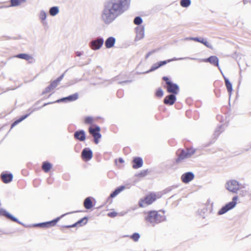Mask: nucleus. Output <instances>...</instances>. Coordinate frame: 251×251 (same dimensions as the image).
<instances>
[{
    "label": "nucleus",
    "mask_w": 251,
    "mask_h": 251,
    "mask_svg": "<svg viewBox=\"0 0 251 251\" xmlns=\"http://www.w3.org/2000/svg\"><path fill=\"white\" fill-rule=\"evenodd\" d=\"M128 0H110L104 6L101 14V19L106 24L113 21L124 12V7L128 4Z\"/></svg>",
    "instance_id": "obj_1"
},
{
    "label": "nucleus",
    "mask_w": 251,
    "mask_h": 251,
    "mask_svg": "<svg viewBox=\"0 0 251 251\" xmlns=\"http://www.w3.org/2000/svg\"><path fill=\"white\" fill-rule=\"evenodd\" d=\"M165 220V216L163 212L157 211H150L147 213L145 217L147 222L151 224L153 226L160 223Z\"/></svg>",
    "instance_id": "obj_2"
},
{
    "label": "nucleus",
    "mask_w": 251,
    "mask_h": 251,
    "mask_svg": "<svg viewBox=\"0 0 251 251\" xmlns=\"http://www.w3.org/2000/svg\"><path fill=\"white\" fill-rule=\"evenodd\" d=\"M160 197L154 192H151L147 195L144 198L140 200L138 205L140 207H145L147 205L151 204Z\"/></svg>",
    "instance_id": "obj_3"
},
{
    "label": "nucleus",
    "mask_w": 251,
    "mask_h": 251,
    "mask_svg": "<svg viewBox=\"0 0 251 251\" xmlns=\"http://www.w3.org/2000/svg\"><path fill=\"white\" fill-rule=\"evenodd\" d=\"M163 79L166 82L165 87L168 93L174 94L175 95H176L178 93L179 87L176 84L174 83L167 76H164L163 77Z\"/></svg>",
    "instance_id": "obj_4"
},
{
    "label": "nucleus",
    "mask_w": 251,
    "mask_h": 251,
    "mask_svg": "<svg viewBox=\"0 0 251 251\" xmlns=\"http://www.w3.org/2000/svg\"><path fill=\"white\" fill-rule=\"evenodd\" d=\"M100 131V128L99 126H96L95 127L91 126L89 128V132L94 137V142L96 144L99 143V139L101 137Z\"/></svg>",
    "instance_id": "obj_5"
},
{
    "label": "nucleus",
    "mask_w": 251,
    "mask_h": 251,
    "mask_svg": "<svg viewBox=\"0 0 251 251\" xmlns=\"http://www.w3.org/2000/svg\"><path fill=\"white\" fill-rule=\"evenodd\" d=\"M237 200H238L237 196L234 197L232 199V201L231 202H228L226 205L223 206L219 211L218 214L219 215L223 214L225 213L227 211H228V210L233 208L236 204V201H237Z\"/></svg>",
    "instance_id": "obj_6"
},
{
    "label": "nucleus",
    "mask_w": 251,
    "mask_h": 251,
    "mask_svg": "<svg viewBox=\"0 0 251 251\" xmlns=\"http://www.w3.org/2000/svg\"><path fill=\"white\" fill-rule=\"evenodd\" d=\"M195 152V151L193 149H187V151L182 150L178 157L176 160V163H179L183 159L190 157Z\"/></svg>",
    "instance_id": "obj_7"
},
{
    "label": "nucleus",
    "mask_w": 251,
    "mask_h": 251,
    "mask_svg": "<svg viewBox=\"0 0 251 251\" xmlns=\"http://www.w3.org/2000/svg\"><path fill=\"white\" fill-rule=\"evenodd\" d=\"M226 189L233 193H236L239 189V184L235 180H231L226 183Z\"/></svg>",
    "instance_id": "obj_8"
},
{
    "label": "nucleus",
    "mask_w": 251,
    "mask_h": 251,
    "mask_svg": "<svg viewBox=\"0 0 251 251\" xmlns=\"http://www.w3.org/2000/svg\"><path fill=\"white\" fill-rule=\"evenodd\" d=\"M78 94L75 93L73 95H70L67 97L63 98L60 100H58L56 101H55V102H50L45 103L43 106H44L48 104L53 103L54 102H59L61 101H64L66 100H68V101H75V100H76L78 99Z\"/></svg>",
    "instance_id": "obj_9"
},
{
    "label": "nucleus",
    "mask_w": 251,
    "mask_h": 251,
    "mask_svg": "<svg viewBox=\"0 0 251 251\" xmlns=\"http://www.w3.org/2000/svg\"><path fill=\"white\" fill-rule=\"evenodd\" d=\"M204 62H208L211 65L219 68V59L216 56H211L207 58L202 59Z\"/></svg>",
    "instance_id": "obj_10"
},
{
    "label": "nucleus",
    "mask_w": 251,
    "mask_h": 251,
    "mask_svg": "<svg viewBox=\"0 0 251 251\" xmlns=\"http://www.w3.org/2000/svg\"><path fill=\"white\" fill-rule=\"evenodd\" d=\"M194 178V175L192 172H187L181 176V181L184 183H188Z\"/></svg>",
    "instance_id": "obj_11"
},
{
    "label": "nucleus",
    "mask_w": 251,
    "mask_h": 251,
    "mask_svg": "<svg viewBox=\"0 0 251 251\" xmlns=\"http://www.w3.org/2000/svg\"><path fill=\"white\" fill-rule=\"evenodd\" d=\"M64 75H62L58 77L56 79L51 82L50 85L47 88L46 91L50 92L51 90H52L56 88L58 85L59 82L63 79Z\"/></svg>",
    "instance_id": "obj_12"
},
{
    "label": "nucleus",
    "mask_w": 251,
    "mask_h": 251,
    "mask_svg": "<svg viewBox=\"0 0 251 251\" xmlns=\"http://www.w3.org/2000/svg\"><path fill=\"white\" fill-rule=\"evenodd\" d=\"M103 40L101 38L97 39L91 43V48L93 50H98L103 45Z\"/></svg>",
    "instance_id": "obj_13"
},
{
    "label": "nucleus",
    "mask_w": 251,
    "mask_h": 251,
    "mask_svg": "<svg viewBox=\"0 0 251 251\" xmlns=\"http://www.w3.org/2000/svg\"><path fill=\"white\" fill-rule=\"evenodd\" d=\"M176 100L175 95L173 94L166 96L164 100V103L165 104L171 105L175 103Z\"/></svg>",
    "instance_id": "obj_14"
},
{
    "label": "nucleus",
    "mask_w": 251,
    "mask_h": 251,
    "mask_svg": "<svg viewBox=\"0 0 251 251\" xmlns=\"http://www.w3.org/2000/svg\"><path fill=\"white\" fill-rule=\"evenodd\" d=\"M92 152L91 150L84 149L81 153V157L82 159L85 161L90 160L92 157Z\"/></svg>",
    "instance_id": "obj_15"
},
{
    "label": "nucleus",
    "mask_w": 251,
    "mask_h": 251,
    "mask_svg": "<svg viewBox=\"0 0 251 251\" xmlns=\"http://www.w3.org/2000/svg\"><path fill=\"white\" fill-rule=\"evenodd\" d=\"M74 137L80 141H83L86 139L85 132L82 130L76 131L74 133Z\"/></svg>",
    "instance_id": "obj_16"
},
{
    "label": "nucleus",
    "mask_w": 251,
    "mask_h": 251,
    "mask_svg": "<svg viewBox=\"0 0 251 251\" xmlns=\"http://www.w3.org/2000/svg\"><path fill=\"white\" fill-rule=\"evenodd\" d=\"M13 178V175L11 174L3 173L1 174V179L4 183H8L11 182Z\"/></svg>",
    "instance_id": "obj_17"
},
{
    "label": "nucleus",
    "mask_w": 251,
    "mask_h": 251,
    "mask_svg": "<svg viewBox=\"0 0 251 251\" xmlns=\"http://www.w3.org/2000/svg\"><path fill=\"white\" fill-rule=\"evenodd\" d=\"M16 57L25 59L29 63H31L33 62V58L32 56L26 53H21L17 54L15 56Z\"/></svg>",
    "instance_id": "obj_18"
},
{
    "label": "nucleus",
    "mask_w": 251,
    "mask_h": 251,
    "mask_svg": "<svg viewBox=\"0 0 251 251\" xmlns=\"http://www.w3.org/2000/svg\"><path fill=\"white\" fill-rule=\"evenodd\" d=\"M143 165V160L140 157H135L133 160L132 167L134 169L140 168Z\"/></svg>",
    "instance_id": "obj_19"
},
{
    "label": "nucleus",
    "mask_w": 251,
    "mask_h": 251,
    "mask_svg": "<svg viewBox=\"0 0 251 251\" xmlns=\"http://www.w3.org/2000/svg\"><path fill=\"white\" fill-rule=\"evenodd\" d=\"M58 220H59V218H57V219L52 220L51 221L43 223H41L39 225L40 226L43 227H49L53 226L56 225V224L58 222Z\"/></svg>",
    "instance_id": "obj_20"
},
{
    "label": "nucleus",
    "mask_w": 251,
    "mask_h": 251,
    "mask_svg": "<svg viewBox=\"0 0 251 251\" xmlns=\"http://www.w3.org/2000/svg\"><path fill=\"white\" fill-rule=\"evenodd\" d=\"M115 43V39L113 37L108 38L105 42V45L106 48H110L114 46Z\"/></svg>",
    "instance_id": "obj_21"
},
{
    "label": "nucleus",
    "mask_w": 251,
    "mask_h": 251,
    "mask_svg": "<svg viewBox=\"0 0 251 251\" xmlns=\"http://www.w3.org/2000/svg\"><path fill=\"white\" fill-rule=\"evenodd\" d=\"M52 164L48 162L45 161L44 162L42 165V169L45 173H48L52 168Z\"/></svg>",
    "instance_id": "obj_22"
},
{
    "label": "nucleus",
    "mask_w": 251,
    "mask_h": 251,
    "mask_svg": "<svg viewBox=\"0 0 251 251\" xmlns=\"http://www.w3.org/2000/svg\"><path fill=\"white\" fill-rule=\"evenodd\" d=\"M87 222V219L86 218H83L81 219V220L78 221L77 222H76L75 224L71 225V226H67L65 227L67 228H70V227H73L76 226L78 225H79L80 226L84 225L86 224Z\"/></svg>",
    "instance_id": "obj_23"
},
{
    "label": "nucleus",
    "mask_w": 251,
    "mask_h": 251,
    "mask_svg": "<svg viewBox=\"0 0 251 251\" xmlns=\"http://www.w3.org/2000/svg\"><path fill=\"white\" fill-rule=\"evenodd\" d=\"M0 215L4 216L7 218L13 221L16 222L17 219L14 217L12 216L10 214H9L6 210L3 209L0 210Z\"/></svg>",
    "instance_id": "obj_24"
},
{
    "label": "nucleus",
    "mask_w": 251,
    "mask_h": 251,
    "mask_svg": "<svg viewBox=\"0 0 251 251\" xmlns=\"http://www.w3.org/2000/svg\"><path fill=\"white\" fill-rule=\"evenodd\" d=\"M225 85L227 89V92L229 94V96L231 95L232 92V86L231 83L230 82L229 80L225 77Z\"/></svg>",
    "instance_id": "obj_25"
},
{
    "label": "nucleus",
    "mask_w": 251,
    "mask_h": 251,
    "mask_svg": "<svg viewBox=\"0 0 251 251\" xmlns=\"http://www.w3.org/2000/svg\"><path fill=\"white\" fill-rule=\"evenodd\" d=\"M193 40L195 41L198 42L200 43H202L204 45H205L206 47L212 49L213 47L206 40H205L204 39H200L199 38H194L193 39Z\"/></svg>",
    "instance_id": "obj_26"
},
{
    "label": "nucleus",
    "mask_w": 251,
    "mask_h": 251,
    "mask_svg": "<svg viewBox=\"0 0 251 251\" xmlns=\"http://www.w3.org/2000/svg\"><path fill=\"white\" fill-rule=\"evenodd\" d=\"M84 206L87 209H91L93 207L92 201L90 197H88L85 199Z\"/></svg>",
    "instance_id": "obj_27"
},
{
    "label": "nucleus",
    "mask_w": 251,
    "mask_h": 251,
    "mask_svg": "<svg viewBox=\"0 0 251 251\" xmlns=\"http://www.w3.org/2000/svg\"><path fill=\"white\" fill-rule=\"evenodd\" d=\"M125 188V187L124 186H120L117 188L113 193H112L110 195V198H113L116 197L117 195H118L120 192H121L123 190H124Z\"/></svg>",
    "instance_id": "obj_28"
},
{
    "label": "nucleus",
    "mask_w": 251,
    "mask_h": 251,
    "mask_svg": "<svg viewBox=\"0 0 251 251\" xmlns=\"http://www.w3.org/2000/svg\"><path fill=\"white\" fill-rule=\"evenodd\" d=\"M171 61V60H168L165 61H160L158 62L157 64H155V65L152 68L151 70H155L157 69L159 67L166 64L168 62H169Z\"/></svg>",
    "instance_id": "obj_29"
},
{
    "label": "nucleus",
    "mask_w": 251,
    "mask_h": 251,
    "mask_svg": "<svg viewBox=\"0 0 251 251\" xmlns=\"http://www.w3.org/2000/svg\"><path fill=\"white\" fill-rule=\"evenodd\" d=\"M25 1V0H11V5L12 6H18Z\"/></svg>",
    "instance_id": "obj_30"
},
{
    "label": "nucleus",
    "mask_w": 251,
    "mask_h": 251,
    "mask_svg": "<svg viewBox=\"0 0 251 251\" xmlns=\"http://www.w3.org/2000/svg\"><path fill=\"white\" fill-rule=\"evenodd\" d=\"M59 12V10L57 7H52L50 10V14L51 16L56 15Z\"/></svg>",
    "instance_id": "obj_31"
},
{
    "label": "nucleus",
    "mask_w": 251,
    "mask_h": 251,
    "mask_svg": "<svg viewBox=\"0 0 251 251\" xmlns=\"http://www.w3.org/2000/svg\"><path fill=\"white\" fill-rule=\"evenodd\" d=\"M190 0H181L180 2V5L183 7H187L189 6L190 5Z\"/></svg>",
    "instance_id": "obj_32"
},
{
    "label": "nucleus",
    "mask_w": 251,
    "mask_h": 251,
    "mask_svg": "<svg viewBox=\"0 0 251 251\" xmlns=\"http://www.w3.org/2000/svg\"><path fill=\"white\" fill-rule=\"evenodd\" d=\"M144 36V30L143 28L139 29L137 32V35L136 38L138 39H140L142 38Z\"/></svg>",
    "instance_id": "obj_33"
},
{
    "label": "nucleus",
    "mask_w": 251,
    "mask_h": 251,
    "mask_svg": "<svg viewBox=\"0 0 251 251\" xmlns=\"http://www.w3.org/2000/svg\"><path fill=\"white\" fill-rule=\"evenodd\" d=\"M27 117L26 115L23 116L22 117H21L20 119L17 120L15 121L11 125V128L14 127L16 125L18 124L19 123L22 122L23 120H24L26 117Z\"/></svg>",
    "instance_id": "obj_34"
},
{
    "label": "nucleus",
    "mask_w": 251,
    "mask_h": 251,
    "mask_svg": "<svg viewBox=\"0 0 251 251\" xmlns=\"http://www.w3.org/2000/svg\"><path fill=\"white\" fill-rule=\"evenodd\" d=\"M163 95V91L160 88L157 89L155 92V96L158 98H161Z\"/></svg>",
    "instance_id": "obj_35"
},
{
    "label": "nucleus",
    "mask_w": 251,
    "mask_h": 251,
    "mask_svg": "<svg viewBox=\"0 0 251 251\" xmlns=\"http://www.w3.org/2000/svg\"><path fill=\"white\" fill-rule=\"evenodd\" d=\"M130 238L132 239L134 241H137L139 238L140 235L137 233H135L130 236Z\"/></svg>",
    "instance_id": "obj_36"
},
{
    "label": "nucleus",
    "mask_w": 251,
    "mask_h": 251,
    "mask_svg": "<svg viewBox=\"0 0 251 251\" xmlns=\"http://www.w3.org/2000/svg\"><path fill=\"white\" fill-rule=\"evenodd\" d=\"M142 19L140 17H136L134 20V24L139 25L142 23Z\"/></svg>",
    "instance_id": "obj_37"
},
{
    "label": "nucleus",
    "mask_w": 251,
    "mask_h": 251,
    "mask_svg": "<svg viewBox=\"0 0 251 251\" xmlns=\"http://www.w3.org/2000/svg\"><path fill=\"white\" fill-rule=\"evenodd\" d=\"M93 122V119L91 117H87L84 119V123L86 124H92Z\"/></svg>",
    "instance_id": "obj_38"
},
{
    "label": "nucleus",
    "mask_w": 251,
    "mask_h": 251,
    "mask_svg": "<svg viewBox=\"0 0 251 251\" xmlns=\"http://www.w3.org/2000/svg\"><path fill=\"white\" fill-rule=\"evenodd\" d=\"M47 17L46 13L44 11H41L39 15L40 19L42 22L44 21Z\"/></svg>",
    "instance_id": "obj_39"
},
{
    "label": "nucleus",
    "mask_w": 251,
    "mask_h": 251,
    "mask_svg": "<svg viewBox=\"0 0 251 251\" xmlns=\"http://www.w3.org/2000/svg\"><path fill=\"white\" fill-rule=\"evenodd\" d=\"M149 173L148 170L142 171L138 175V176L140 177H144L146 176Z\"/></svg>",
    "instance_id": "obj_40"
},
{
    "label": "nucleus",
    "mask_w": 251,
    "mask_h": 251,
    "mask_svg": "<svg viewBox=\"0 0 251 251\" xmlns=\"http://www.w3.org/2000/svg\"><path fill=\"white\" fill-rule=\"evenodd\" d=\"M107 215L109 217L114 218L118 215V213L115 211H112L108 213Z\"/></svg>",
    "instance_id": "obj_41"
},
{
    "label": "nucleus",
    "mask_w": 251,
    "mask_h": 251,
    "mask_svg": "<svg viewBox=\"0 0 251 251\" xmlns=\"http://www.w3.org/2000/svg\"><path fill=\"white\" fill-rule=\"evenodd\" d=\"M119 161H120V162H121V163H123V162H124V161L123 160V159H121V158H120V159H119Z\"/></svg>",
    "instance_id": "obj_42"
}]
</instances>
